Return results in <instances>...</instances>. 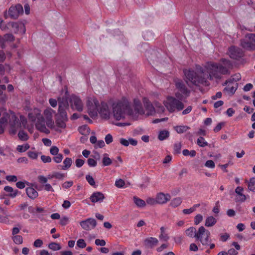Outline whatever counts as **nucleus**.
Returning a JSON list of instances; mask_svg holds the SVG:
<instances>
[{"label":"nucleus","mask_w":255,"mask_h":255,"mask_svg":"<svg viewBox=\"0 0 255 255\" xmlns=\"http://www.w3.org/2000/svg\"><path fill=\"white\" fill-rule=\"evenodd\" d=\"M232 63L222 59L220 62L208 61L202 65H196L194 69L183 71L185 81L189 86H209V81L221 79L222 75L228 74Z\"/></svg>","instance_id":"obj_1"},{"label":"nucleus","mask_w":255,"mask_h":255,"mask_svg":"<svg viewBox=\"0 0 255 255\" xmlns=\"http://www.w3.org/2000/svg\"><path fill=\"white\" fill-rule=\"evenodd\" d=\"M132 107L133 109H132L130 100L127 97L111 99L108 102H101L100 107L98 109V116L104 120H109L111 117L117 121L123 120L126 116L136 120L139 115L144 114L142 104L139 99H133Z\"/></svg>","instance_id":"obj_2"},{"label":"nucleus","mask_w":255,"mask_h":255,"mask_svg":"<svg viewBox=\"0 0 255 255\" xmlns=\"http://www.w3.org/2000/svg\"><path fill=\"white\" fill-rule=\"evenodd\" d=\"M55 115V111L50 107L44 109L42 114L39 109L34 108L28 114V118L34 123L37 130L48 134L50 130L48 128H54L53 117Z\"/></svg>","instance_id":"obj_3"},{"label":"nucleus","mask_w":255,"mask_h":255,"mask_svg":"<svg viewBox=\"0 0 255 255\" xmlns=\"http://www.w3.org/2000/svg\"><path fill=\"white\" fill-rule=\"evenodd\" d=\"M10 126V133L14 134L16 132L22 128H26L30 132H32V128L26 125L27 121L23 116H19V119L11 111L7 112L4 109L0 110V133L4 131V128L7 123Z\"/></svg>","instance_id":"obj_4"},{"label":"nucleus","mask_w":255,"mask_h":255,"mask_svg":"<svg viewBox=\"0 0 255 255\" xmlns=\"http://www.w3.org/2000/svg\"><path fill=\"white\" fill-rule=\"evenodd\" d=\"M68 92L66 89H63L61 95L58 98V114L54 124V128L48 129L54 130L57 132H61L66 127V122L68 120L66 110L68 107Z\"/></svg>","instance_id":"obj_5"},{"label":"nucleus","mask_w":255,"mask_h":255,"mask_svg":"<svg viewBox=\"0 0 255 255\" xmlns=\"http://www.w3.org/2000/svg\"><path fill=\"white\" fill-rule=\"evenodd\" d=\"M85 104L86 111L89 116L92 119H95L98 116V110L100 107L101 103L94 96L90 95L86 98Z\"/></svg>","instance_id":"obj_6"},{"label":"nucleus","mask_w":255,"mask_h":255,"mask_svg":"<svg viewBox=\"0 0 255 255\" xmlns=\"http://www.w3.org/2000/svg\"><path fill=\"white\" fill-rule=\"evenodd\" d=\"M163 105L170 113H173L176 110L180 111L184 108L183 104L180 100L171 96H167L163 101Z\"/></svg>","instance_id":"obj_7"},{"label":"nucleus","mask_w":255,"mask_h":255,"mask_svg":"<svg viewBox=\"0 0 255 255\" xmlns=\"http://www.w3.org/2000/svg\"><path fill=\"white\" fill-rule=\"evenodd\" d=\"M175 87L178 91L175 93V96L179 100H182L189 96L190 91L188 89L182 80L180 79H174Z\"/></svg>","instance_id":"obj_8"},{"label":"nucleus","mask_w":255,"mask_h":255,"mask_svg":"<svg viewBox=\"0 0 255 255\" xmlns=\"http://www.w3.org/2000/svg\"><path fill=\"white\" fill-rule=\"evenodd\" d=\"M195 239L200 241L203 246L209 245L211 241L210 232L204 227L201 226L197 230V233L195 234Z\"/></svg>","instance_id":"obj_9"},{"label":"nucleus","mask_w":255,"mask_h":255,"mask_svg":"<svg viewBox=\"0 0 255 255\" xmlns=\"http://www.w3.org/2000/svg\"><path fill=\"white\" fill-rule=\"evenodd\" d=\"M241 45L243 48L252 50L255 49V34L250 33L246 35L241 40Z\"/></svg>","instance_id":"obj_10"},{"label":"nucleus","mask_w":255,"mask_h":255,"mask_svg":"<svg viewBox=\"0 0 255 255\" xmlns=\"http://www.w3.org/2000/svg\"><path fill=\"white\" fill-rule=\"evenodd\" d=\"M70 107L78 112H82L83 109V104L81 99L78 96L72 95L70 98Z\"/></svg>","instance_id":"obj_11"},{"label":"nucleus","mask_w":255,"mask_h":255,"mask_svg":"<svg viewBox=\"0 0 255 255\" xmlns=\"http://www.w3.org/2000/svg\"><path fill=\"white\" fill-rule=\"evenodd\" d=\"M80 225L82 229L89 231L96 228L97 222L96 220L92 218H89L84 221L80 222Z\"/></svg>","instance_id":"obj_12"},{"label":"nucleus","mask_w":255,"mask_h":255,"mask_svg":"<svg viewBox=\"0 0 255 255\" xmlns=\"http://www.w3.org/2000/svg\"><path fill=\"white\" fill-rule=\"evenodd\" d=\"M23 11L21 4H17L14 6H11L8 9V14L11 18H17L19 15L22 14Z\"/></svg>","instance_id":"obj_13"},{"label":"nucleus","mask_w":255,"mask_h":255,"mask_svg":"<svg viewBox=\"0 0 255 255\" xmlns=\"http://www.w3.org/2000/svg\"><path fill=\"white\" fill-rule=\"evenodd\" d=\"M143 103L144 104V108H145L146 112L145 113L144 111L143 108H142L144 114L142 115H140L138 116V117L140 116H142L143 115H146V116H152L155 113V109L153 106H152V104L149 101L148 99L145 97L143 98Z\"/></svg>","instance_id":"obj_14"},{"label":"nucleus","mask_w":255,"mask_h":255,"mask_svg":"<svg viewBox=\"0 0 255 255\" xmlns=\"http://www.w3.org/2000/svg\"><path fill=\"white\" fill-rule=\"evenodd\" d=\"M8 25L11 26L12 30L14 31L15 33L23 34L25 33V25L22 21L11 22L8 23Z\"/></svg>","instance_id":"obj_15"},{"label":"nucleus","mask_w":255,"mask_h":255,"mask_svg":"<svg viewBox=\"0 0 255 255\" xmlns=\"http://www.w3.org/2000/svg\"><path fill=\"white\" fill-rule=\"evenodd\" d=\"M228 55L233 59H239L243 55L240 48L235 46H232L229 48Z\"/></svg>","instance_id":"obj_16"},{"label":"nucleus","mask_w":255,"mask_h":255,"mask_svg":"<svg viewBox=\"0 0 255 255\" xmlns=\"http://www.w3.org/2000/svg\"><path fill=\"white\" fill-rule=\"evenodd\" d=\"M156 200L157 201L158 204H165L170 201L171 196L169 194H164L162 192L156 194Z\"/></svg>","instance_id":"obj_17"},{"label":"nucleus","mask_w":255,"mask_h":255,"mask_svg":"<svg viewBox=\"0 0 255 255\" xmlns=\"http://www.w3.org/2000/svg\"><path fill=\"white\" fill-rule=\"evenodd\" d=\"M225 85H227V86L225 87L224 91L227 92L229 94L233 95L236 92L238 88V84L235 82L228 83V81H226Z\"/></svg>","instance_id":"obj_18"},{"label":"nucleus","mask_w":255,"mask_h":255,"mask_svg":"<svg viewBox=\"0 0 255 255\" xmlns=\"http://www.w3.org/2000/svg\"><path fill=\"white\" fill-rule=\"evenodd\" d=\"M105 199L104 194L100 192H94L90 197V200L93 203L97 202L101 203L104 201Z\"/></svg>","instance_id":"obj_19"},{"label":"nucleus","mask_w":255,"mask_h":255,"mask_svg":"<svg viewBox=\"0 0 255 255\" xmlns=\"http://www.w3.org/2000/svg\"><path fill=\"white\" fill-rule=\"evenodd\" d=\"M244 188L241 187H237L235 190L236 193L238 195L236 198L237 202H243L247 200V197L243 194Z\"/></svg>","instance_id":"obj_20"},{"label":"nucleus","mask_w":255,"mask_h":255,"mask_svg":"<svg viewBox=\"0 0 255 255\" xmlns=\"http://www.w3.org/2000/svg\"><path fill=\"white\" fill-rule=\"evenodd\" d=\"M144 245L151 248L157 245L158 243V240L155 238L149 237L144 240Z\"/></svg>","instance_id":"obj_21"},{"label":"nucleus","mask_w":255,"mask_h":255,"mask_svg":"<svg viewBox=\"0 0 255 255\" xmlns=\"http://www.w3.org/2000/svg\"><path fill=\"white\" fill-rule=\"evenodd\" d=\"M166 229L164 227L160 228L159 239L162 242H167L169 239V235L166 233Z\"/></svg>","instance_id":"obj_22"},{"label":"nucleus","mask_w":255,"mask_h":255,"mask_svg":"<svg viewBox=\"0 0 255 255\" xmlns=\"http://www.w3.org/2000/svg\"><path fill=\"white\" fill-rule=\"evenodd\" d=\"M26 193L28 197L31 199H34L38 196L37 191L33 187H27L26 189Z\"/></svg>","instance_id":"obj_23"},{"label":"nucleus","mask_w":255,"mask_h":255,"mask_svg":"<svg viewBox=\"0 0 255 255\" xmlns=\"http://www.w3.org/2000/svg\"><path fill=\"white\" fill-rule=\"evenodd\" d=\"M72 164V160L69 157H66L63 161V165H60L59 167L63 170H67L71 167Z\"/></svg>","instance_id":"obj_24"},{"label":"nucleus","mask_w":255,"mask_h":255,"mask_svg":"<svg viewBox=\"0 0 255 255\" xmlns=\"http://www.w3.org/2000/svg\"><path fill=\"white\" fill-rule=\"evenodd\" d=\"M217 220L212 216H209L206 218L205 225L207 227H211L216 225Z\"/></svg>","instance_id":"obj_25"},{"label":"nucleus","mask_w":255,"mask_h":255,"mask_svg":"<svg viewBox=\"0 0 255 255\" xmlns=\"http://www.w3.org/2000/svg\"><path fill=\"white\" fill-rule=\"evenodd\" d=\"M185 235L189 238H195V234L197 233V230L193 227H191L186 229L185 231Z\"/></svg>","instance_id":"obj_26"},{"label":"nucleus","mask_w":255,"mask_h":255,"mask_svg":"<svg viewBox=\"0 0 255 255\" xmlns=\"http://www.w3.org/2000/svg\"><path fill=\"white\" fill-rule=\"evenodd\" d=\"M4 190L9 193L8 195L11 198H15L17 195L18 191L14 190V189L10 186H5L4 187Z\"/></svg>","instance_id":"obj_27"},{"label":"nucleus","mask_w":255,"mask_h":255,"mask_svg":"<svg viewBox=\"0 0 255 255\" xmlns=\"http://www.w3.org/2000/svg\"><path fill=\"white\" fill-rule=\"evenodd\" d=\"M133 201L134 204L138 208H144L146 206V202L138 197H134Z\"/></svg>","instance_id":"obj_28"},{"label":"nucleus","mask_w":255,"mask_h":255,"mask_svg":"<svg viewBox=\"0 0 255 255\" xmlns=\"http://www.w3.org/2000/svg\"><path fill=\"white\" fill-rule=\"evenodd\" d=\"M170 133L168 130L163 129L159 132L158 139L160 140H165L169 136Z\"/></svg>","instance_id":"obj_29"},{"label":"nucleus","mask_w":255,"mask_h":255,"mask_svg":"<svg viewBox=\"0 0 255 255\" xmlns=\"http://www.w3.org/2000/svg\"><path fill=\"white\" fill-rule=\"evenodd\" d=\"M182 201L181 197H176L171 200L170 205L174 208L177 207L181 204Z\"/></svg>","instance_id":"obj_30"},{"label":"nucleus","mask_w":255,"mask_h":255,"mask_svg":"<svg viewBox=\"0 0 255 255\" xmlns=\"http://www.w3.org/2000/svg\"><path fill=\"white\" fill-rule=\"evenodd\" d=\"M11 56V53L9 52H6V53L2 51H0V62H2L5 61L7 58L9 59Z\"/></svg>","instance_id":"obj_31"},{"label":"nucleus","mask_w":255,"mask_h":255,"mask_svg":"<svg viewBox=\"0 0 255 255\" xmlns=\"http://www.w3.org/2000/svg\"><path fill=\"white\" fill-rule=\"evenodd\" d=\"M174 128L177 132L179 133H184L186 132L188 129H189V127L188 126H174Z\"/></svg>","instance_id":"obj_32"},{"label":"nucleus","mask_w":255,"mask_h":255,"mask_svg":"<svg viewBox=\"0 0 255 255\" xmlns=\"http://www.w3.org/2000/svg\"><path fill=\"white\" fill-rule=\"evenodd\" d=\"M103 161V164L104 166H109L112 163L111 159L109 158L107 153L104 154L103 161Z\"/></svg>","instance_id":"obj_33"},{"label":"nucleus","mask_w":255,"mask_h":255,"mask_svg":"<svg viewBox=\"0 0 255 255\" xmlns=\"http://www.w3.org/2000/svg\"><path fill=\"white\" fill-rule=\"evenodd\" d=\"M78 131L83 135H87L90 132V129L88 126L84 125L79 127Z\"/></svg>","instance_id":"obj_34"},{"label":"nucleus","mask_w":255,"mask_h":255,"mask_svg":"<svg viewBox=\"0 0 255 255\" xmlns=\"http://www.w3.org/2000/svg\"><path fill=\"white\" fill-rule=\"evenodd\" d=\"M30 148V146L28 143H25L22 145H18L17 146V150L19 152H24L27 151L28 148Z\"/></svg>","instance_id":"obj_35"},{"label":"nucleus","mask_w":255,"mask_h":255,"mask_svg":"<svg viewBox=\"0 0 255 255\" xmlns=\"http://www.w3.org/2000/svg\"><path fill=\"white\" fill-rule=\"evenodd\" d=\"M48 248H49V249H50L54 251H57L61 249V247L60 245L58 244V243H54V242L50 243L48 245Z\"/></svg>","instance_id":"obj_36"},{"label":"nucleus","mask_w":255,"mask_h":255,"mask_svg":"<svg viewBox=\"0 0 255 255\" xmlns=\"http://www.w3.org/2000/svg\"><path fill=\"white\" fill-rule=\"evenodd\" d=\"M241 79V76L240 73H236L232 76L230 79H229L226 81L229 82H236L239 81Z\"/></svg>","instance_id":"obj_37"},{"label":"nucleus","mask_w":255,"mask_h":255,"mask_svg":"<svg viewBox=\"0 0 255 255\" xmlns=\"http://www.w3.org/2000/svg\"><path fill=\"white\" fill-rule=\"evenodd\" d=\"M249 190L255 192V176L252 177L248 183Z\"/></svg>","instance_id":"obj_38"},{"label":"nucleus","mask_w":255,"mask_h":255,"mask_svg":"<svg viewBox=\"0 0 255 255\" xmlns=\"http://www.w3.org/2000/svg\"><path fill=\"white\" fill-rule=\"evenodd\" d=\"M182 154L185 156H189L190 157H194L196 155V152L194 150H189L188 149H183Z\"/></svg>","instance_id":"obj_39"},{"label":"nucleus","mask_w":255,"mask_h":255,"mask_svg":"<svg viewBox=\"0 0 255 255\" xmlns=\"http://www.w3.org/2000/svg\"><path fill=\"white\" fill-rule=\"evenodd\" d=\"M18 136L19 139L22 140L23 141L27 140L28 139V136L27 133L24 132L23 130H20L19 131Z\"/></svg>","instance_id":"obj_40"},{"label":"nucleus","mask_w":255,"mask_h":255,"mask_svg":"<svg viewBox=\"0 0 255 255\" xmlns=\"http://www.w3.org/2000/svg\"><path fill=\"white\" fill-rule=\"evenodd\" d=\"M12 241H13L15 244L21 245L23 242V238L21 236L15 235L12 237Z\"/></svg>","instance_id":"obj_41"},{"label":"nucleus","mask_w":255,"mask_h":255,"mask_svg":"<svg viewBox=\"0 0 255 255\" xmlns=\"http://www.w3.org/2000/svg\"><path fill=\"white\" fill-rule=\"evenodd\" d=\"M197 144L200 147H205L208 145V142L205 141L204 137H200L197 139Z\"/></svg>","instance_id":"obj_42"},{"label":"nucleus","mask_w":255,"mask_h":255,"mask_svg":"<svg viewBox=\"0 0 255 255\" xmlns=\"http://www.w3.org/2000/svg\"><path fill=\"white\" fill-rule=\"evenodd\" d=\"M182 145L181 143L177 142L174 144V154H179L181 152Z\"/></svg>","instance_id":"obj_43"},{"label":"nucleus","mask_w":255,"mask_h":255,"mask_svg":"<svg viewBox=\"0 0 255 255\" xmlns=\"http://www.w3.org/2000/svg\"><path fill=\"white\" fill-rule=\"evenodd\" d=\"M125 181L122 179H119L116 180L115 182V186L118 188H125Z\"/></svg>","instance_id":"obj_44"},{"label":"nucleus","mask_w":255,"mask_h":255,"mask_svg":"<svg viewBox=\"0 0 255 255\" xmlns=\"http://www.w3.org/2000/svg\"><path fill=\"white\" fill-rule=\"evenodd\" d=\"M146 203L148 205L153 206L156 204H158V202L156 200V198L152 197H148L146 200Z\"/></svg>","instance_id":"obj_45"},{"label":"nucleus","mask_w":255,"mask_h":255,"mask_svg":"<svg viewBox=\"0 0 255 255\" xmlns=\"http://www.w3.org/2000/svg\"><path fill=\"white\" fill-rule=\"evenodd\" d=\"M27 156L30 159L35 160L37 159L38 156V153L35 151H29L27 152Z\"/></svg>","instance_id":"obj_46"},{"label":"nucleus","mask_w":255,"mask_h":255,"mask_svg":"<svg viewBox=\"0 0 255 255\" xmlns=\"http://www.w3.org/2000/svg\"><path fill=\"white\" fill-rule=\"evenodd\" d=\"M53 174L54 177L59 180H62L66 177V174L59 172H55Z\"/></svg>","instance_id":"obj_47"},{"label":"nucleus","mask_w":255,"mask_h":255,"mask_svg":"<svg viewBox=\"0 0 255 255\" xmlns=\"http://www.w3.org/2000/svg\"><path fill=\"white\" fill-rule=\"evenodd\" d=\"M77 246L79 248L84 249L86 246V244L84 239H80L77 241Z\"/></svg>","instance_id":"obj_48"},{"label":"nucleus","mask_w":255,"mask_h":255,"mask_svg":"<svg viewBox=\"0 0 255 255\" xmlns=\"http://www.w3.org/2000/svg\"><path fill=\"white\" fill-rule=\"evenodd\" d=\"M203 220V216L201 214H198L194 217V225H198Z\"/></svg>","instance_id":"obj_49"},{"label":"nucleus","mask_w":255,"mask_h":255,"mask_svg":"<svg viewBox=\"0 0 255 255\" xmlns=\"http://www.w3.org/2000/svg\"><path fill=\"white\" fill-rule=\"evenodd\" d=\"M53 160L56 163H60L63 159L62 154L60 153L56 155H54Z\"/></svg>","instance_id":"obj_50"},{"label":"nucleus","mask_w":255,"mask_h":255,"mask_svg":"<svg viewBox=\"0 0 255 255\" xmlns=\"http://www.w3.org/2000/svg\"><path fill=\"white\" fill-rule=\"evenodd\" d=\"M59 149L57 146H51L50 148V153L53 155L58 154Z\"/></svg>","instance_id":"obj_51"},{"label":"nucleus","mask_w":255,"mask_h":255,"mask_svg":"<svg viewBox=\"0 0 255 255\" xmlns=\"http://www.w3.org/2000/svg\"><path fill=\"white\" fill-rule=\"evenodd\" d=\"M154 105L156 108V110H157V112L159 113H163L164 111V107L162 106L161 104L155 102Z\"/></svg>","instance_id":"obj_52"},{"label":"nucleus","mask_w":255,"mask_h":255,"mask_svg":"<svg viewBox=\"0 0 255 255\" xmlns=\"http://www.w3.org/2000/svg\"><path fill=\"white\" fill-rule=\"evenodd\" d=\"M86 181H88V183L92 186L95 185V181L92 176L90 175H87L85 177Z\"/></svg>","instance_id":"obj_53"},{"label":"nucleus","mask_w":255,"mask_h":255,"mask_svg":"<svg viewBox=\"0 0 255 255\" xmlns=\"http://www.w3.org/2000/svg\"><path fill=\"white\" fill-rule=\"evenodd\" d=\"M73 182L72 181H66L62 183V187L64 189H68L72 186Z\"/></svg>","instance_id":"obj_54"},{"label":"nucleus","mask_w":255,"mask_h":255,"mask_svg":"<svg viewBox=\"0 0 255 255\" xmlns=\"http://www.w3.org/2000/svg\"><path fill=\"white\" fill-rule=\"evenodd\" d=\"M220 204L219 201H217L215 206L213 207V212L214 214H217L220 212Z\"/></svg>","instance_id":"obj_55"},{"label":"nucleus","mask_w":255,"mask_h":255,"mask_svg":"<svg viewBox=\"0 0 255 255\" xmlns=\"http://www.w3.org/2000/svg\"><path fill=\"white\" fill-rule=\"evenodd\" d=\"M43 245V241L38 239L37 240H35V241L34 242L33 246L36 248H39L42 247Z\"/></svg>","instance_id":"obj_56"},{"label":"nucleus","mask_w":255,"mask_h":255,"mask_svg":"<svg viewBox=\"0 0 255 255\" xmlns=\"http://www.w3.org/2000/svg\"><path fill=\"white\" fill-rule=\"evenodd\" d=\"M8 182H16L17 181V177L15 175H7L5 177Z\"/></svg>","instance_id":"obj_57"},{"label":"nucleus","mask_w":255,"mask_h":255,"mask_svg":"<svg viewBox=\"0 0 255 255\" xmlns=\"http://www.w3.org/2000/svg\"><path fill=\"white\" fill-rule=\"evenodd\" d=\"M41 159L44 163H50L51 161V158L49 156L42 155Z\"/></svg>","instance_id":"obj_58"},{"label":"nucleus","mask_w":255,"mask_h":255,"mask_svg":"<svg viewBox=\"0 0 255 255\" xmlns=\"http://www.w3.org/2000/svg\"><path fill=\"white\" fill-rule=\"evenodd\" d=\"M105 140L106 143L109 144L112 142L113 141V136L110 133H108L105 137Z\"/></svg>","instance_id":"obj_59"},{"label":"nucleus","mask_w":255,"mask_h":255,"mask_svg":"<svg viewBox=\"0 0 255 255\" xmlns=\"http://www.w3.org/2000/svg\"><path fill=\"white\" fill-rule=\"evenodd\" d=\"M105 146V142L103 140H99L95 143V147L96 148H102Z\"/></svg>","instance_id":"obj_60"},{"label":"nucleus","mask_w":255,"mask_h":255,"mask_svg":"<svg viewBox=\"0 0 255 255\" xmlns=\"http://www.w3.org/2000/svg\"><path fill=\"white\" fill-rule=\"evenodd\" d=\"M3 41H11L14 39V36L11 34H7L4 35Z\"/></svg>","instance_id":"obj_61"},{"label":"nucleus","mask_w":255,"mask_h":255,"mask_svg":"<svg viewBox=\"0 0 255 255\" xmlns=\"http://www.w3.org/2000/svg\"><path fill=\"white\" fill-rule=\"evenodd\" d=\"M205 165L208 168H214L215 167V163L212 160H208L206 161Z\"/></svg>","instance_id":"obj_62"},{"label":"nucleus","mask_w":255,"mask_h":255,"mask_svg":"<svg viewBox=\"0 0 255 255\" xmlns=\"http://www.w3.org/2000/svg\"><path fill=\"white\" fill-rule=\"evenodd\" d=\"M95 244L97 246L104 247L106 245V242L103 239H97L95 241Z\"/></svg>","instance_id":"obj_63"},{"label":"nucleus","mask_w":255,"mask_h":255,"mask_svg":"<svg viewBox=\"0 0 255 255\" xmlns=\"http://www.w3.org/2000/svg\"><path fill=\"white\" fill-rule=\"evenodd\" d=\"M88 164L90 167H96L97 165V161L92 158H89L88 160Z\"/></svg>","instance_id":"obj_64"}]
</instances>
